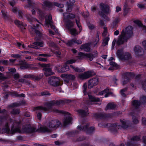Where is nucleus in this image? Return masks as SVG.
Segmentation results:
<instances>
[{"instance_id": "52", "label": "nucleus", "mask_w": 146, "mask_h": 146, "mask_svg": "<svg viewBox=\"0 0 146 146\" xmlns=\"http://www.w3.org/2000/svg\"><path fill=\"white\" fill-rule=\"evenodd\" d=\"M76 60L74 59H70L66 61V63L67 64H72L76 62Z\"/></svg>"}, {"instance_id": "22", "label": "nucleus", "mask_w": 146, "mask_h": 146, "mask_svg": "<svg viewBox=\"0 0 146 146\" xmlns=\"http://www.w3.org/2000/svg\"><path fill=\"white\" fill-rule=\"evenodd\" d=\"M77 112L79 113L82 116L84 117L88 115V108L85 110H77Z\"/></svg>"}, {"instance_id": "27", "label": "nucleus", "mask_w": 146, "mask_h": 146, "mask_svg": "<svg viewBox=\"0 0 146 146\" xmlns=\"http://www.w3.org/2000/svg\"><path fill=\"white\" fill-rule=\"evenodd\" d=\"M80 48L81 49H84V51L87 52L89 51L90 50V46L88 44L82 45L80 46Z\"/></svg>"}, {"instance_id": "63", "label": "nucleus", "mask_w": 146, "mask_h": 146, "mask_svg": "<svg viewBox=\"0 0 146 146\" xmlns=\"http://www.w3.org/2000/svg\"><path fill=\"white\" fill-rule=\"evenodd\" d=\"M88 25L89 28L91 29H92L94 28V25L91 24L90 23H88Z\"/></svg>"}, {"instance_id": "56", "label": "nucleus", "mask_w": 146, "mask_h": 146, "mask_svg": "<svg viewBox=\"0 0 146 146\" xmlns=\"http://www.w3.org/2000/svg\"><path fill=\"white\" fill-rule=\"evenodd\" d=\"M141 102L143 103H145L146 102V96H143L140 99Z\"/></svg>"}, {"instance_id": "18", "label": "nucleus", "mask_w": 146, "mask_h": 146, "mask_svg": "<svg viewBox=\"0 0 146 146\" xmlns=\"http://www.w3.org/2000/svg\"><path fill=\"white\" fill-rule=\"evenodd\" d=\"M135 54L137 56H141L143 54V49L140 46H135L134 48Z\"/></svg>"}, {"instance_id": "11", "label": "nucleus", "mask_w": 146, "mask_h": 146, "mask_svg": "<svg viewBox=\"0 0 146 146\" xmlns=\"http://www.w3.org/2000/svg\"><path fill=\"white\" fill-rule=\"evenodd\" d=\"M48 82L51 85L54 86H57L61 85L59 78L55 76H52L49 78Z\"/></svg>"}, {"instance_id": "25", "label": "nucleus", "mask_w": 146, "mask_h": 146, "mask_svg": "<svg viewBox=\"0 0 146 146\" xmlns=\"http://www.w3.org/2000/svg\"><path fill=\"white\" fill-rule=\"evenodd\" d=\"M63 15L64 17L63 20L65 22H66L65 21L66 19L68 18L73 19L75 17V16L72 13H69L68 14L67 13H63Z\"/></svg>"}, {"instance_id": "41", "label": "nucleus", "mask_w": 146, "mask_h": 146, "mask_svg": "<svg viewBox=\"0 0 146 146\" xmlns=\"http://www.w3.org/2000/svg\"><path fill=\"white\" fill-rule=\"evenodd\" d=\"M9 94L13 96L19 97V94L17 92L14 91L12 92H9Z\"/></svg>"}, {"instance_id": "49", "label": "nucleus", "mask_w": 146, "mask_h": 146, "mask_svg": "<svg viewBox=\"0 0 146 146\" xmlns=\"http://www.w3.org/2000/svg\"><path fill=\"white\" fill-rule=\"evenodd\" d=\"M104 31L102 33V35L104 37H105L107 35V28L104 27Z\"/></svg>"}, {"instance_id": "33", "label": "nucleus", "mask_w": 146, "mask_h": 146, "mask_svg": "<svg viewBox=\"0 0 146 146\" xmlns=\"http://www.w3.org/2000/svg\"><path fill=\"white\" fill-rule=\"evenodd\" d=\"M74 24L73 22L70 20H68L66 23V27L68 30L73 26Z\"/></svg>"}, {"instance_id": "44", "label": "nucleus", "mask_w": 146, "mask_h": 146, "mask_svg": "<svg viewBox=\"0 0 146 146\" xmlns=\"http://www.w3.org/2000/svg\"><path fill=\"white\" fill-rule=\"evenodd\" d=\"M33 44L36 45L40 47H42L44 45L43 43L41 42H36L33 43Z\"/></svg>"}, {"instance_id": "29", "label": "nucleus", "mask_w": 146, "mask_h": 146, "mask_svg": "<svg viewBox=\"0 0 146 146\" xmlns=\"http://www.w3.org/2000/svg\"><path fill=\"white\" fill-rule=\"evenodd\" d=\"M14 23L19 27L21 28L24 27V29H25V27L27 25H26L25 24H23L22 22L18 20H16L15 21Z\"/></svg>"}, {"instance_id": "2", "label": "nucleus", "mask_w": 146, "mask_h": 146, "mask_svg": "<svg viewBox=\"0 0 146 146\" xmlns=\"http://www.w3.org/2000/svg\"><path fill=\"white\" fill-rule=\"evenodd\" d=\"M7 131L10 134L13 135L15 133H21L20 122L11 119L9 122L5 124Z\"/></svg>"}, {"instance_id": "55", "label": "nucleus", "mask_w": 146, "mask_h": 146, "mask_svg": "<svg viewBox=\"0 0 146 146\" xmlns=\"http://www.w3.org/2000/svg\"><path fill=\"white\" fill-rule=\"evenodd\" d=\"M142 84L143 88L144 89L145 91L146 92V81H143Z\"/></svg>"}, {"instance_id": "7", "label": "nucleus", "mask_w": 146, "mask_h": 146, "mask_svg": "<svg viewBox=\"0 0 146 146\" xmlns=\"http://www.w3.org/2000/svg\"><path fill=\"white\" fill-rule=\"evenodd\" d=\"M39 65L41 67L43 68L42 70L44 71V74L46 76H48L54 74L50 68V64L42 63L40 64Z\"/></svg>"}, {"instance_id": "64", "label": "nucleus", "mask_w": 146, "mask_h": 146, "mask_svg": "<svg viewBox=\"0 0 146 146\" xmlns=\"http://www.w3.org/2000/svg\"><path fill=\"white\" fill-rule=\"evenodd\" d=\"M142 44L144 48L146 50V40L143 41L142 42Z\"/></svg>"}, {"instance_id": "62", "label": "nucleus", "mask_w": 146, "mask_h": 146, "mask_svg": "<svg viewBox=\"0 0 146 146\" xmlns=\"http://www.w3.org/2000/svg\"><path fill=\"white\" fill-rule=\"evenodd\" d=\"M14 78L16 80L18 79L19 77V75L18 73L15 74L13 75Z\"/></svg>"}, {"instance_id": "19", "label": "nucleus", "mask_w": 146, "mask_h": 146, "mask_svg": "<svg viewBox=\"0 0 146 146\" xmlns=\"http://www.w3.org/2000/svg\"><path fill=\"white\" fill-rule=\"evenodd\" d=\"M125 75L126 76L124 77V81L123 84V85L125 84L129 81L130 77H134L135 76V74L133 72H127L125 73Z\"/></svg>"}, {"instance_id": "57", "label": "nucleus", "mask_w": 146, "mask_h": 146, "mask_svg": "<svg viewBox=\"0 0 146 146\" xmlns=\"http://www.w3.org/2000/svg\"><path fill=\"white\" fill-rule=\"evenodd\" d=\"M133 122L134 124H137L139 123V121L134 116L133 117Z\"/></svg>"}, {"instance_id": "30", "label": "nucleus", "mask_w": 146, "mask_h": 146, "mask_svg": "<svg viewBox=\"0 0 146 146\" xmlns=\"http://www.w3.org/2000/svg\"><path fill=\"white\" fill-rule=\"evenodd\" d=\"M55 68H56V69L57 70V71L60 72H64L67 71L66 69H68V67L67 66H66L65 67H61L60 69V68H59V67L58 66H56Z\"/></svg>"}, {"instance_id": "8", "label": "nucleus", "mask_w": 146, "mask_h": 146, "mask_svg": "<svg viewBox=\"0 0 146 146\" xmlns=\"http://www.w3.org/2000/svg\"><path fill=\"white\" fill-rule=\"evenodd\" d=\"M117 55L118 58L121 60H128L131 59V56L129 52L123 53L122 50H119L117 51Z\"/></svg>"}, {"instance_id": "36", "label": "nucleus", "mask_w": 146, "mask_h": 146, "mask_svg": "<svg viewBox=\"0 0 146 146\" xmlns=\"http://www.w3.org/2000/svg\"><path fill=\"white\" fill-rule=\"evenodd\" d=\"M123 9L124 11V14L125 15L128 13V11L129 10L128 7V5L127 2H125V3Z\"/></svg>"}, {"instance_id": "50", "label": "nucleus", "mask_w": 146, "mask_h": 146, "mask_svg": "<svg viewBox=\"0 0 146 146\" xmlns=\"http://www.w3.org/2000/svg\"><path fill=\"white\" fill-rule=\"evenodd\" d=\"M73 43L74 42L73 41V39L70 40L68 41L67 42L65 43L66 45H68L69 46H71L73 44Z\"/></svg>"}, {"instance_id": "45", "label": "nucleus", "mask_w": 146, "mask_h": 146, "mask_svg": "<svg viewBox=\"0 0 146 146\" xmlns=\"http://www.w3.org/2000/svg\"><path fill=\"white\" fill-rule=\"evenodd\" d=\"M127 89V88H125L121 90V94L123 97H125L126 96V95L124 92H126Z\"/></svg>"}, {"instance_id": "26", "label": "nucleus", "mask_w": 146, "mask_h": 146, "mask_svg": "<svg viewBox=\"0 0 146 146\" xmlns=\"http://www.w3.org/2000/svg\"><path fill=\"white\" fill-rule=\"evenodd\" d=\"M94 117L96 118L103 119L107 117V115L105 114L96 113L93 114Z\"/></svg>"}, {"instance_id": "10", "label": "nucleus", "mask_w": 146, "mask_h": 146, "mask_svg": "<svg viewBox=\"0 0 146 146\" xmlns=\"http://www.w3.org/2000/svg\"><path fill=\"white\" fill-rule=\"evenodd\" d=\"M120 122L122 124V125H118L116 124H111L110 129L111 131L114 132H116L117 129L121 128L126 129L128 127V126L126 124L124 121L120 120Z\"/></svg>"}, {"instance_id": "46", "label": "nucleus", "mask_w": 146, "mask_h": 146, "mask_svg": "<svg viewBox=\"0 0 146 146\" xmlns=\"http://www.w3.org/2000/svg\"><path fill=\"white\" fill-rule=\"evenodd\" d=\"M86 139V138L84 136H82L78 138L76 140V141H83Z\"/></svg>"}, {"instance_id": "53", "label": "nucleus", "mask_w": 146, "mask_h": 146, "mask_svg": "<svg viewBox=\"0 0 146 146\" xmlns=\"http://www.w3.org/2000/svg\"><path fill=\"white\" fill-rule=\"evenodd\" d=\"M73 41L74 43H76L78 44H80L82 43V42L80 40H77L75 39H73Z\"/></svg>"}, {"instance_id": "9", "label": "nucleus", "mask_w": 146, "mask_h": 146, "mask_svg": "<svg viewBox=\"0 0 146 146\" xmlns=\"http://www.w3.org/2000/svg\"><path fill=\"white\" fill-rule=\"evenodd\" d=\"M78 57L80 59H84L85 56L89 58V60L91 61L94 58L98 56V53L97 51H95L92 53L84 54L83 53L80 52L78 53Z\"/></svg>"}, {"instance_id": "34", "label": "nucleus", "mask_w": 146, "mask_h": 146, "mask_svg": "<svg viewBox=\"0 0 146 146\" xmlns=\"http://www.w3.org/2000/svg\"><path fill=\"white\" fill-rule=\"evenodd\" d=\"M141 103V102L138 100H135L133 102L132 104L133 106L137 109L140 106Z\"/></svg>"}, {"instance_id": "5", "label": "nucleus", "mask_w": 146, "mask_h": 146, "mask_svg": "<svg viewBox=\"0 0 146 146\" xmlns=\"http://www.w3.org/2000/svg\"><path fill=\"white\" fill-rule=\"evenodd\" d=\"M100 9L102 11L99 12V15L106 20L109 21V18L105 14H108L109 13V7L107 4L102 3H100Z\"/></svg>"}, {"instance_id": "24", "label": "nucleus", "mask_w": 146, "mask_h": 146, "mask_svg": "<svg viewBox=\"0 0 146 146\" xmlns=\"http://www.w3.org/2000/svg\"><path fill=\"white\" fill-rule=\"evenodd\" d=\"M73 3L70 1H67L66 3L67 9L66 11L67 12H70L72 11V9L73 7Z\"/></svg>"}, {"instance_id": "35", "label": "nucleus", "mask_w": 146, "mask_h": 146, "mask_svg": "<svg viewBox=\"0 0 146 146\" xmlns=\"http://www.w3.org/2000/svg\"><path fill=\"white\" fill-rule=\"evenodd\" d=\"M20 111L19 109H13L11 111V114L13 115H17L19 114Z\"/></svg>"}, {"instance_id": "12", "label": "nucleus", "mask_w": 146, "mask_h": 146, "mask_svg": "<svg viewBox=\"0 0 146 146\" xmlns=\"http://www.w3.org/2000/svg\"><path fill=\"white\" fill-rule=\"evenodd\" d=\"M89 126V124H87L84 126L81 125L78 126V129L80 130H82L86 131L88 134H91L94 131L95 128L94 127H91L88 128V127Z\"/></svg>"}, {"instance_id": "40", "label": "nucleus", "mask_w": 146, "mask_h": 146, "mask_svg": "<svg viewBox=\"0 0 146 146\" xmlns=\"http://www.w3.org/2000/svg\"><path fill=\"white\" fill-rule=\"evenodd\" d=\"M125 144L127 146H135L136 145L135 143L131 140L130 141L127 142Z\"/></svg>"}, {"instance_id": "4", "label": "nucleus", "mask_w": 146, "mask_h": 146, "mask_svg": "<svg viewBox=\"0 0 146 146\" xmlns=\"http://www.w3.org/2000/svg\"><path fill=\"white\" fill-rule=\"evenodd\" d=\"M60 122L58 120H53L50 121L48 123L47 125L49 128L46 126L40 127L39 129L41 132H50L52 128H57L60 125Z\"/></svg>"}, {"instance_id": "51", "label": "nucleus", "mask_w": 146, "mask_h": 146, "mask_svg": "<svg viewBox=\"0 0 146 146\" xmlns=\"http://www.w3.org/2000/svg\"><path fill=\"white\" fill-rule=\"evenodd\" d=\"M54 5L60 8H62L64 7V5L63 4L59 3H57L55 2L54 3Z\"/></svg>"}, {"instance_id": "32", "label": "nucleus", "mask_w": 146, "mask_h": 146, "mask_svg": "<svg viewBox=\"0 0 146 146\" xmlns=\"http://www.w3.org/2000/svg\"><path fill=\"white\" fill-rule=\"evenodd\" d=\"M23 104V102L19 103H13L9 105V108H13L15 107H18L22 105Z\"/></svg>"}, {"instance_id": "23", "label": "nucleus", "mask_w": 146, "mask_h": 146, "mask_svg": "<svg viewBox=\"0 0 146 146\" xmlns=\"http://www.w3.org/2000/svg\"><path fill=\"white\" fill-rule=\"evenodd\" d=\"M25 17L27 21L30 22H31L33 21H36L38 23L42 25V24L38 20L36 19L35 18L32 17L30 15L28 14H26L25 15Z\"/></svg>"}, {"instance_id": "48", "label": "nucleus", "mask_w": 146, "mask_h": 146, "mask_svg": "<svg viewBox=\"0 0 146 146\" xmlns=\"http://www.w3.org/2000/svg\"><path fill=\"white\" fill-rule=\"evenodd\" d=\"M83 87L84 90L83 91V93L84 94H86V89L87 88V85L86 83L84 84Z\"/></svg>"}, {"instance_id": "60", "label": "nucleus", "mask_w": 146, "mask_h": 146, "mask_svg": "<svg viewBox=\"0 0 146 146\" xmlns=\"http://www.w3.org/2000/svg\"><path fill=\"white\" fill-rule=\"evenodd\" d=\"M49 46L50 47L55 48L56 46V44L52 42H50L49 43Z\"/></svg>"}, {"instance_id": "3", "label": "nucleus", "mask_w": 146, "mask_h": 146, "mask_svg": "<svg viewBox=\"0 0 146 146\" xmlns=\"http://www.w3.org/2000/svg\"><path fill=\"white\" fill-rule=\"evenodd\" d=\"M67 102L66 100L51 101L49 103L47 104L46 108L41 106H38L35 108L34 110H41L45 111H47L51 109L53 106L59 105L60 104H63L66 102Z\"/></svg>"}, {"instance_id": "28", "label": "nucleus", "mask_w": 146, "mask_h": 146, "mask_svg": "<svg viewBox=\"0 0 146 146\" xmlns=\"http://www.w3.org/2000/svg\"><path fill=\"white\" fill-rule=\"evenodd\" d=\"M120 19L118 17L114 18L111 24V26L112 27V28L115 27L117 26V23L120 21Z\"/></svg>"}, {"instance_id": "59", "label": "nucleus", "mask_w": 146, "mask_h": 146, "mask_svg": "<svg viewBox=\"0 0 146 146\" xmlns=\"http://www.w3.org/2000/svg\"><path fill=\"white\" fill-rule=\"evenodd\" d=\"M134 22L139 27H142L143 25L142 23L139 21H135Z\"/></svg>"}, {"instance_id": "37", "label": "nucleus", "mask_w": 146, "mask_h": 146, "mask_svg": "<svg viewBox=\"0 0 146 146\" xmlns=\"http://www.w3.org/2000/svg\"><path fill=\"white\" fill-rule=\"evenodd\" d=\"M70 33L74 36H76L78 35V33L77 32L76 29H70L68 30Z\"/></svg>"}, {"instance_id": "61", "label": "nucleus", "mask_w": 146, "mask_h": 146, "mask_svg": "<svg viewBox=\"0 0 146 146\" xmlns=\"http://www.w3.org/2000/svg\"><path fill=\"white\" fill-rule=\"evenodd\" d=\"M110 65L111 66H115L116 67H117V64L115 62H110Z\"/></svg>"}, {"instance_id": "31", "label": "nucleus", "mask_w": 146, "mask_h": 146, "mask_svg": "<svg viewBox=\"0 0 146 146\" xmlns=\"http://www.w3.org/2000/svg\"><path fill=\"white\" fill-rule=\"evenodd\" d=\"M116 107V105L113 103H109L105 109L106 110L108 109H113Z\"/></svg>"}, {"instance_id": "20", "label": "nucleus", "mask_w": 146, "mask_h": 146, "mask_svg": "<svg viewBox=\"0 0 146 146\" xmlns=\"http://www.w3.org/2000/svg\"><path fill=\"white\" fill-rule=\"evenodd\" d=\"M89 100L86 101V103L88 105L92 104V102H99L100 101V98H96L94 96L88 94Z\"/></svg>"}, {"instance_id": "47", "label": "nucleus", "mask_w": 146, "mask_h": 146, "mask_svg": "<svg viewBox=\"0 0 146 146\" xmlns=\"http://www.w3.org/2000/svg\"><path fill=\"white\" fill-rule=\"evenodd\" d=\"M139 137L138 136H134L131 139V141H133L135 143V141H139Z\"/></svg>"}, {"instance_id": "13", "label": "nucleus", "mask_w": 146, "mask_h": 146, "mask_svg": "<svg viewBox=\"0 0 146 146\" xmlns=\"http://www.w3.org/2000/svg\"><path fill=\"white\" fill-rule=\"evenodd\" d=\"M40 24H36V25H33V27L31 26L30 29V31H33L36 35L38 36L39 37H41L42 35V33L41 32L42 29H40L38 30V29H39L40 27Z\"/></svg>"}, {"instance_id": "39", "label": "nucleus", "mask_w": 146, "mask_h": 146, "mask_svg": "<svg viewBox=\"0 0 146 146\" xmlns=\"http://www.w3.org/2000/svg\"><path fill=\"white\" fill-rule=\"evenodd\" d=\"M109 40V38L108 37H106L104 39L102 44L103 46H105L108 44V42Z\"/></svg>"}, {"instance_id": "6", "label": "nucleus", "mask_w": 146, "mask_h": 146, "mask_svg": "<svg viewBox=\"0 0 146 146\" xmlns=\"http://www.w3.org/2000/svg\"><path fill=\"white\" fill-rule=\"evenodd\" d=\"M52 111L54 113L59 114H64L66 115L63 121V123L64 126H66L70 123L72 120L71 117L70 116L69 113L68 112H66L63 110H59L57 109H53Z\"/></svg>"}, {"instance_id": "42", "label": "nucleus", "mask_w": 146, "mask_h": 146, "mask_svg": "<svg viewBox=\"0 0 146 146\" xmlns=\"http://www.w3.org/2000/svg\"><path fill=\"white\" fill-rule=\"evenodd\" d=\"M8 64L10 65L11 64L9 63L7 60H0V65L3 64L4 65H6Z\"/></svg>"}, {"instance_id": "1", "label": "nucleus", "mask_w": 146, "mask_h": 146, "mask_svg": "<svg viewBox=\"0 0 146 146\" xmlns=\"http://www.w3.org/2000/svg\"><path fill=\"white\" fill-rule=\"evenodd\" d=\"M133 27L131 26H128L125 29H123L121 34L119 36L116 44L120 45L127 41V39L133 35Z\"/></svg>"}, {"instance_id": "15", "label": "nucleus", "mask_w": 146, "mask_h": 146, "mask_svg": "<svg viewBox=\"0 0 146 146\" xmlns=\"http://www.w3.org/2000/svg\"><path fill=\"white\" fill-rule=\"evenodd\" d=\"M92 71H88L82 74H79L78 77L81 79H87L92 76Z\"/></svg>"}, {"instance_id": "17", "label": "nucleus", "mask_w": 146, "mask_h": 146, "mask_svg": "<svg viewBox=\"0 0 146 146\" xmlns=\"http://www.w3.org/2000/svg\"><path fill=\"white\" fill-rule=\"evenodd\" d=\"M98 78H94L89 80L88 87L89 89L92 88L94 86L98 84Z\"/></svg>"}, {"instance_id": "58", "label": "nucleus", "mask_w": 146, "mask_h": 146, "mask_svg": "<svg viewBox=\"0 0 146 146\" xmlns=\"http://www.w3.org/2000/svg\"><path fill=\"white\" fill-rule=\"evenodd\" d=\"M17 12L18 13V15L19 17L22 18L23 15V13L22 12L21 10H19L17 11Z\"/></svg>"}, {"instance_id": "43", "label": "nucleus", "mask_w": 146, "mask_h": 146, "mask_svg": "<svg viewBox=\"0 0 146 146\" xmlns=\"http://www.w3.org/2000/svg\"><path fill=\"white\" fill-rule=\"evenodd\" d=\"M44 5L49 8H51L52 6V3L48 1H46L44 2Z\"/></svg>"}, {"instance_id": "54", "label": "nucleus", "mask_w": 146, "mask_h": 146, "mask_svg": "<svg viewBox=\"0 0 146 146\" xmlns=\"http://www.w3.org/2000/svg\"><path fill=\"white\" fill-rule=\"evenodd\" d=\"M37 68L33 67L32 65L27 64V68L30 70H36Z\"/></svg>"}, {"instance_id": "16", "label": "nucleus", "mask_w": 146, "mask_h": 146, "mask_svg": "<svg viewBox=\"0 0 146 146\" xmlns=\"http://www.w3.org/2000/svg\"><path fill=\"white\" fill-rule=\"evenodd\" d=\"M40 128L36 129L34 127H23L22 128V131L24 133L26 132L27 133H31L37 131H39L41 132L39 130Z\"/></svg>"}, {"instance_id": "21", "label": "nucleus", "mask_w": 146, "mask_h": 146, "mask_svg": "<svg viewBox=\"0 0 146 146\" xmlns=\"http://www.w3.org/2000/svg\"><path fill=\"white\" fill-rule=\"evenodd\" d=\"M23 78H26L33 79L35 80H39L40 78L38 76H36L34 74H26L24 75Z\"/></svg>"}, {"instance_id": "38", "label": "nucleus", "mask_w": 146, "mask_h": 146, "mask_svg": "<svg viewBox=\"0 0 146 146\" xmlns=\"http://www.w3.org/2000/svg\"><path fill=\"white\" fill-rule=\"evenodd\" d=\"M66 77L67 79L70 80H74L75 78V77L74 75L71 74H66Z\"/></svg>"}, {"instance_id": "14", "label": "nucleus", "mask_w": 146, "mask_h": 146, "mask_svg": "<svg viewBox=\"0 0 146 146\" xmlns=\"http://www.w3.org/2000/svg\"><path fill=\"white\" fill-rule=\"evenodd\" d=\"M45 22H46V25H49L50 26V28L53 29L56 33H58V31L55 28V26L52 24V22L51 15H49L48 17L46 18Z\"/></svg>"}]
</instances>
